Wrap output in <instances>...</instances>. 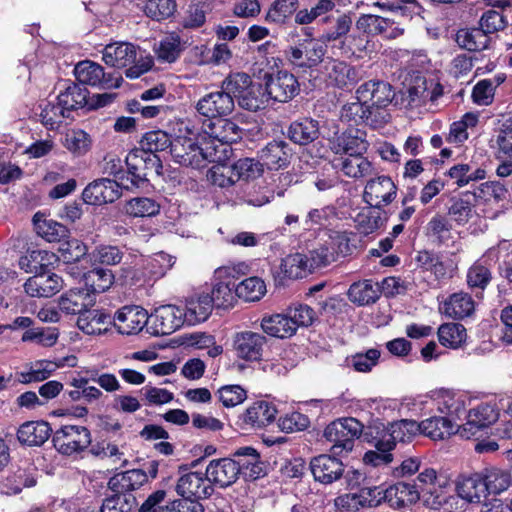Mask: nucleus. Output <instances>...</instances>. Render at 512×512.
Returning a JSON list of instances; mask_svg holds the SVG:
<instances>
[{
  "label": "nucleus",
  "instance_id": "f257e3e1",
  "mask_svg": "<svg viewBox=\"0 0 512 512\" xmlns=\"http://www.w3.org/2000/svg\"><path fill=\"white\" fill-rule=\"evenodd\" d=\"M281 64L279 57L266 58L258 62L253 71L264 81L270 100L287 102L298 93L299 84L293 74L280 70Z\"/></svg>",
  "mask_w": 512,
  "mask_h": 512
},
{
  "label": "nucleus",
  "instance_id": "f03ea898",
  "mask_svg": "<svg viewBox=\"0 0 512 512\" xmlns=\"http://www.w3.org/2000/svg\"><path fill=\"white\" fill-rule=\"evenodd\" d=\"M103 61L112 67H129L125 74L130 79H136L147 72L153 66V59L150 55L138 49L134 44L128 42H115L105 46L102 53Z\"/></svg>",
  "mask_w": 512,
  "mask_h": 512
},
{
  "label": "nucleus",
  "instance_id": "7ed1b4c3",
  "mask_svg": "<svg viewBox=\"0 0 512 512\" xmlns=\"http://www.w3.org/2000/svg\"><path fill=\"white\" fill-rule=\"evenodd\" d=\"M249 265L245 262L218 267L213 275V287L210 295L213 305L221 308L232 307L238 297L234 279L246 275Z\"/></svg>",
  "mask_w": 512,
  "mask_h": 512
},
{
  "label": "nucleus",
  "instance_id": "20e7f679",
  "mask_svg": "<svg viewBox=\"0 0 512 512\" xmlns=\"http://www.w3.org/2000/svg\"><path fill=\"white\" fill-rule=\"evenodd\" d=\"M189 136H177L173 139L171 155L175 162L195 168L202 167L206 161L220 162L221 156H218L216 147L204 143L199 146L192 133Z\"/></svg>",
  "mask_w": 512,
  "mask_h": 512
},
{
  "label": "nucleus",
  "instance_id": "39448f33",
  "mask_svg": "<svg viewBox=\"0 0 512 512\" xmlns=\"http://www.w3.org/2000/svg\"><path fill=\"white\" fill-rule=\"evenodd\" d=\"M362 431L363 424L355 418L348 417L330 423L324 431V436L333 444V453L341 454L353 449L354 441L360 437Z\"/></svg>",
  "mask_w": 512,
  "mask_h": 512
},
{
  "label": "nucleus",
  "instance_id": "423d86ee",
  "mask_svg": "<svg viewBox=\"0 0 512 512\" xmlns=\"http://www.w3.org/2000/svg\"><path fill=\"white\" fill-rule=\"evenodd\" d=\"M502 405L497 399L481 402L473 408H470L466 422L458 427L459 435L462 438L469 439L481 429L494 424L500 416Z\"/></svg>",
  "mask_w": 512,
  "mask_h": 512
},
{
  "label": "nucleus",
  "instance_id": "0eeeda50",
  "mask_svg": "<svg viewBox=\"0 0 512 512\" xmlns=\"http://www.w3.org/2000/svg\"><path fill=\"white\" fill-rule=\"evenodd\" d=\"M377 436H375V447L379 451L390 452L397 442H408L419 432L418 423L414 420H401L389 424L386 427L383 423L376 425Z\"/></svg>",
  "mask_w": 512,
  "mask_h": 512
},
{
  "label": "nucleus",
  "instance_id": "6e6552de",
  "mask_svg": "<svg viewBox=\"0 0 512 512\" xmlns=\"http://www.w3.org/2000/svg\"><path fill=\"white\" fill-rule=\"evenodd\" d=\"M125 162L131 187H139L148 179L151 172L159 173L161 168L159 157L141 148L130 151Z\"/></svg>",
  "mask_w": 512,
  "mask_h": 512
},
{
  "label": "nucleus",
  "instance_id": "1a4fd4ad",
  "mask_svg": "<svg viewBox=\"0 0 512 512\" xmlns=\"http://www.w3.org/2000/svg\"><path fill=\"white\" fill-rule=\"evenodd\" d=\"M53 443L58 452L70 456L90 445L91 433L84 426L64 425L54 433Z\"/></svg>",
  "mask_w": 512,
  "mask_h": 512
},
{
  "label": "nucleus",
  "instance_id": "9d476101",
  "mask_svg": "<svg viewBox=\"0 0 512 512\" xmlns=\"http://www.w3.org/2000/svg\"><path fill=\"white\" fill-rule=\"evenodd\" d=\"M74 75L79 83L100 89L118 88L122 81L119 75L106 74L100 64L90 60L77 63Z\"/></svg>",
  "mask_w": 512,
  "mask_h": 512
},
{
  "label": "nucleus",
  "instance_id": "9b49d317",
  "mask_svg": "<svg viewBox=\"0 0 512 512\" xmlns=\"http://www.w3.org/2000/svg\"><path fill=\"white\" fill-rule=\"evenodd\" d=\"M326 46L317 40H304L285 51L286 60L299 68H313L323 62Z\"/></svg>",
  "mask_w": 512,
  "mask_h": 512
},
{
  "label": "nucleus",
  "instance_id": "f8f14e48",
  "mask_svg": "<svg viewBox=\"0 0 512 512\" xmlns=\"http://www.w3.org/2000/svg\"><path fill=\"white\" fill-rule=\"evenodd\" d=\"M425 398L429 399L440 413L457 418H459L470 405L468 395L450 389L431 391Z\"/></svg>",
  "mask_w": 512,
  "mask_h": 512
},
{
  "label": "nucleus",
  "instance_id": "ddd939ff",
  "mask_svg": "<svg viewBox=\"0 0 512 512\" xmlns=\"http://www.w3.org/2000/svg\"><path fill=\"white\" fill-rule=\"evenodd\" d=\"M242 134V129L234 121L220 118L209 127L208 135L211 140L206 143L216 147L218 154L227 155L231 153L228 144L241 139Z\"/></svg>",
  "mask_w": 512,
  "mask_h": 512
},
{
  "label": "nucleus",
  "instance_id": "4468645a",
  "mask_svg": "<svg viewBox=\"0 0 512 512\" xmlns=\"http://www.w3.org/2000/svg\"><path fill=\"white\" fill-rule=\"evenodd\" d=\"M397 187L388 176L370 179L364 188L363 200L369 206L381 208L390 204L396 197Z\"/></svg>",
  "mask_w": 512,
  "mask_h": 512
},
{
  "label": "nucleus",
  "instance_id": "2eb2a0df",
  "mask_svg": "<svg viewBox=\"0 0 512 512\" xmlns=\"http://www.w3.org/2000/svg\"><path fill=\"white\" fill-rule=\"evenodd\" d=\"M195 109L199 115L205 118H222L231 114L234 110V99L223 89L210 92L197 101Z\"/></svg>",
  "mask_w": 512,
  "mask_h": 512
},
{
  "label": "nucleus",
  "instance_id": "dca6fc26",
  "mask_svg": "<svg viewBox=\"0 0 512 512\" xmlns=\"http://www.w3.org/2000/svg\"><path fill=\"white\" fill-rule=\"evenodd\" d=\"M322 266L323 261L316 255L315 250H312L309 256L301 253L287 255L282 259L280 269L285 277L299 279Z\"/></svg>",
  "mask_w": 512,
  "mask_h": 512
},
{
  "label": "nucleus",
  "instance_id": "f3484780",
  "mask_svg": "<svg viewBox=\"0 0 512 512\" xmlns=\"http://www.w3.org/2000/svg\"><path fill=\"white\" fill-rule=\"evenodd\" d=\"M450 219L458 226L469 225L473 230L483 229V217L476 211L472 196L468 193L454 199L448 210Z\"/></svg>",
  "mask_w": 512,
  "mask_h": 512
},
{
  "label": "nucleus",
  "instance_id": "a211bd4d",
  "mask_svg": "<svg viewBox=\"0 0 512 512\" xmlns=\"http://www.w3.org/2000/svg\"><path fill=\"white\" fill-rule=\"evenodd\" d=\"M83 200L89 205L113 203L121 197V187L109 178H101L88 184L82 193Z\"/></svg>",
  "mask_w": 512,
  "mask_h": 512
},
{
  "label": "nucleus",
  "instance_id": "6ab92c4d",
  "mask_svg": "<svg viewBox=\"0 0 512 512\" xmlns=\"http://www.w3.org/2000/svg\"><path fill=\"white\" fill-rule=\"evenodd\" d=\"M266 337L253 331H241L233 338V349L238 358L259 361L262 358Z\"/></svg>",
  "mask_w": 512,
  "mask_h": 512
},
{
  "label": "nucleus",
  "instance_id": "aec40b11",
  "mask_svg": "<svg viewBox=\"0 0 512 512\" xmlns=\"http://www.w3.org/2000/svg\"><path fill=\"white\" fill-rule=\"evenodd\" d=\"M150 317L139 306H125L118 310L113 318L114 327L120 334H137L147 325Z\"/></svg>",
  "mask_w": 512,
  "mask_h": 512
},
{
  "label": "nucleus",
  "instance_id": "412c9836",
  "mask_svg": "<svg viewBox=\"0 0 512 512\" xmlns=\"http://www.w3.org/2000/svg\"><path fill=\"white\" fill-rule=\"evenodd\" d=\"M415 486L420 491V496L430 495L433 498L431 504L440 505L445 499L449 479L443 474H438L433 468H425L417 476Z\"/></svg>",
  "mask_w": 512,
  "mask_h": 512
},
{
  "label": "nucleus",
  "instance_id": "4be33fe9",
  "mask_svg": "<svg viewBox=\"0 0 512 512\" xmlns=\"http://www.w3.org/2000/svg\"><path fill=\"white\" fill-rule=\"evenodd\" d=\"M150 320L153 323V333L157 335H169L185 323L183 309L171 304L157 307Z\"/></svg>",
  "mask_w": 512,
  "mask_h": 512
},
{
  "label": "nucleus",
  "instance_id": "5701e85b",
  "mask_svg": "<svg viewBox=\"0 0 512 512\" xmlns=\"http://www.w3.org/2000/svg\"><path fill=\"white\" fill-rule=\"evenodd\" d=\"M496 144L497 158L501 161L496 174L502 178L508 177L512 175V117L501 120Z\"/></svg>",
  "mask_w": 512,
  "mask_h": 512
},
{
  "label": "nucleus",
  "instance_id": "b1692460",
  "mask_svg": "<svg viewBox=\"0 0 512 512\" xmlns=\"http://www.w3.org/2000/svg\"><path fill=\"white\" fill-rule=\"evenodd\" d=\"M356 29L367 35H382L386 39H395L404 33V29L394 20L376 15L359 17Z\"/></svg>",
  "mask_w": 512,
  "mask_h": 512
},
{
  "label": "nucleus",
  "instance_id": "393cba45",
  "mask_svg": "<svg viewBox=\"0 0 512 512\" xmlns=\"http://www.w3.org/2000/svg\"><path fill=\"white\" fill-rule=\"evenodd\" d=\"M176 491L183 498L202 499L210 496L213 488L206 473L187 472L178 479Z\"/></svg>",
  "mask_w": 512,
  "mask_h": 512
},
{
  "label": "nucleus",
  "instance_id": "a878e982",
  "mask_svg": "<svg viewBox=\"0 0 512 512\" xmlns=\"http://www.w3.org/2000/svg\"><path fill=\"white\" fill-rule=\"evenodd\" d=\"M310 470L315 481L329 485L343 476L344 464L336 457L322 454L311 460Z\"/></svg>",
  "mask_w": 512,
  "mask_h": 512
},
{
  "label": "nucleus",
  "instance_id": "bb28decb",
  "mask_svg": "<svg viewBox=\"0 0 512 512\" xmlns=\"http://www.w3.org/2000/svg\"><path fill=\"white\" fill-rule=\"evenodd\" d=\"M57 303L62 313L80 316L94 306L95 297L87 289L72 288L61 294Z\"/></svg>",
  "mask_w": 512,
  "mask_h": 512
},
{
  "label": "nucleus",
  "instance_id": "cd10ccee",
  "mask_svg": "<svg viewBox=\"0 0 512 512\" xmlns=\"http://www.w3.org/2000/svg\"><path fill=\"white\" fill-rule=\"evenodd\" d=\"M356 95L367 105L387 107L394 97V92L390 84L384 81L370 80L358 87Z\"/></svg>",
  "mask_w": 512,
  "mask_h": 512
},
{
  "label": "nucleus",
  "instance_id": "c85d7f7f",
  "mask_svg": "<svg viewBox=\"0 0 512 512\" xmlns=\"http://www.w3.org/2000/svg\"><path fill=\"white\" fill-rule=\"evenodd\" d=\"M63 287V280L57 274H36L26 280L24 290L30 297L48 298Z\"/></svg>",
  "mask_w": 512,
  "mask_h": 512
},
{
  "label": "nucleus",
  "instance_id": "c756f323",
  "mask_svg": "<svg viewBox=\"0 0 512 512\" xmlns=\"http://www.w3.org/2000/svg\"><path fill=\"white\" fill-rule=\"evenodd\" d=\"M213 310V303L208 293L195 294L186 299L183 318L188 325H197L206 321Z\"/></svg>",
  "mask_w": 512,
  "mask_h": 512
},
{
  "label": "nucleus",
  "instance_id": "7c9ffc66",
  "mask_svg": "<svg viewBox=\"0 0 512 512\" xmlns=\"http://www.w3.org/2000/svg\"><path fill=\"white\" fill-rule=\"evenodd\" d=\"M206 474L210 484L215 483L226 487L237 480L239 467L230 458L213 460L208 464Z\"/></svg>",
  "mask_w": 512,
  "mask_h": 512
},
{
  "label": "nucleus",
  "instance_id": "2f4dec72",
  "mask_svg": "<svg viewBox=\"0 0 512 512\" xmlns=\"http://www.w3.org/2000/svg\"><path fill=\"white\" fill-rule=\"evenodd\" d=\"M419 432L434 441L445 440L458 433L459 425L444 416H433L418 423Z\"/></svg>",
  "mask_w": 512,
  "mask_h": 512
},
{
  "label": "nucleus",
  "instance_id": "473e14b6",
  "mask_svg": "<svg viewBox=\"0 0 512 512\" xmlns=\"http://www.w3.org/2000/svg\"><path fill=\"white\" fill-rule=\"evenodd\" d=\"M148 482V475L141 469H131L115 474L108 482L114 493L132 494Z\"/></svg>",
  "mask_w": 512,
  "mask_h": 512
},
{
  "label": "nucleus",
  "instance_id": "72a5a7b5",
  "mask_svg": "<svg viewBox=\"0 0 512 512\" xmlns=\"http://www.w3.org/2000/svg\"><path fill=\"white\" fill-rule=\"evenodd\" d=\"M475 310V302L468 293L458 292L450 295L439 305L440 313L453 319L470 316Z\"/></svg>",
  "mask_w": 512,
  "mask_h": 512
},
{
  "label": "nucleus",
  "instance_id": "f704fd0d",
  "mask_svg": "<svg viewBox=\"0 0 512 512\" xmlns=\"http://www.w3.org/2000/svg\"><path fill=\"white\" fill-rule=\"evenodd\" d=\"M323 261V266L335 260L338 255H346L349 250V238L345 232L333 231L319 248L314 249Z\"/></svg>",
  "mask_w": 512,
  "mask_h": 512
},
{
  "label": "nucleus",
  "instance_id": "c9c22d12",
  "mask_svg": "<svg viewBox=\"0 0 512 512\" xmlns=\"http://www.w3.org/2000/svg\"><path fill=\"white\" fill-rule=\"evenodd\" d=\"M277 415L275 405L261 400L251 404L242 415L243 422L251 428H263L271 424Z\"/></svg>",
  "mask_w": 512,
  "mask_h": 512
},
{
  "label": "nucleus",
  "instance_id": "e433bc0d",
  "mask_svg": "<svg viewBox=\"0 0 512 512\" xmlns=\"http://www.w3.org/2000/svg\"><path fill=\"white\" fill-rule=\"evenodd\" d=\"M234 463L239 467V474L257 479L263 474V463L256 449L250 446L240 447L234 452Z\"/></svg>",
  "mask_w": 512,
  "mask_h": 512
},
{
  "label": "nucleus",
  "instance_id": "4c0bfd02",
  "mask_svg": "<svg viewBox=\"0 0 512 512\" xmlns=\"http://www.w3.org/2000/svg\"><path fill=\"white\" fill-rule=\"evenodd\" d=\"M331 149L336 154H351L365 153L367 150V142L364 140L358 130H348L340 135L335 136L331 142Z\"/></svg>",
  "mask_w": 512,
  "mask_h": 512
},
{
  "label": "nucleus",
  "instance_id": "58836bf2",
  "mask_svg": "<svg viewBox=\"0 0 512 512\" xmlns=\"http://www.w3.org/2000/svg\"><path fill=\"white\" fill-rule=\"evenodd\" d=\"M32 221L36 233L47 242H61L69 235L63 224L47 218L43 212L35 213Z\"/></svg>",
  "mask_w": 512,
  "mask_h": 512
},
{
  "label": "nucleus",
  "instance_id": "ea45409f",
  "mask_svg": "<svg viewBox=\"0 0 512 512\" xmlns=\"http://www.w3.org/2000/svg\"><path fill=\"white\" fill-rule=\"evenodd\" d=\"M420 499V491L415 485L405 482H398L389 487H385V501L391 507L401 508L408 504H413Z\"/></svg>",
  "mask_w": 512,
  "mask_h": 512
},
{
  "label": "nucleus",
  "instance_id": "a19ab883",
  "mask_svg": "<svg viewBox=\"0 0 512 512\" xmlns=\"http://www.w3.org/2000/svg\"><path fill=\"white\" fill-rule=\"evenodd\" d=\"M323 63V73L332 84L342 87L355 81L356 72L347 63L332 58L323 60Z\"/></svg>",
  "mask_w": 512,
  "mask_h": 512
},
{
  "label": "nucleus",
  "instance_id": "79ce46f5",
  "mask_svg": "<svg viewBox=\"0 0 512 512\" xmlns=\"http://www.w3.org/2000/svg\"><path fill=\"white\" fill-rule=\"evenodd\" d=\"M62 146L74 157L86 155L92 148V137L82 129H69L61 139Z\"/></svg>",
  "mask_w": 512,
  "mask_h": 512
},
{
  "label": "nucleus",
  "instance_id": "37998d69",
  "mask_svg": "<svg viewBox=\"0 0 512 512\" xmlns=\"http://www.w3.org/2000/svg\"><path fill=\"white\" fill-rule=\"evenodd\" d=\"M51 429L45 421H31L20 426L18 440L28 446L42 445L50 436Z\"/></svg>",
  "mask_w": 512,
  "mask_h": 512
},
{
  "label": "nucleus",
  "instance_id": "c03bdc74",
  "mask_svg": "<svg viewBox=\"0 0 512 512\" xmlns=\"http://www.w3.org/2000/svg\"><path fill=\"white\" fill-rule=\"evenodd\" d=\"M111 324L109 315L100 310L88 309L77 319L78 328L88 335L105 333Z\"/></svg>",
  "mask_w": 512,
  "mask_h": 512
},
{
  "label": "nucleus",
  "instance_id": "a18cd8bd",
  "mask_svg": "<svg viewBox=\"0 0 512 512\" xmlns=\"http://www.w3.org/2000/svg\"><path fill=\"white\" fill-rule=\"evenodd\" d=\"M364 153L351 154L341 158L339 167L345 176L359 179L369 176L374 171L373 164L363 156Z\"/></svg>",
  "mask_w": 512,
  "mask_h": 512
},
{
  "label": "nucleus",
  "instance_id": "49530a36",
  "mask_svg": "<svg viewBox=\"0 0 512 512\" xmlns=\"http://www.w3.org/2000/svg\"><path fill=\"white\" fill-rule=\"evenodd\" d=\"M479 122L478 112H467L458 121L450 125L446 141L454 145H462L469 137V130L474 129Z\"/></svg>",
  "mask_w": 512,
  "mask_h": 512
},
{
  "label": "nucleus",
  "instance_id": "de8ad7c7",
  "mask_svg": "<svg viewBox=\"0 0 512 512\" xmlns=\"http://www.w3.org/2000/svg\"><path fill=\"white\" fill-rule=\"evenodd\" d=\"M417 262L424 269L433 273L438 280L451 278L454 272L452 261L445 260L442 257L430 254L429 252L419 253L417 256Z\"/></svg>",
  "mask_w": 512,
  "mask_h": 512
},
{
  "label": "nucleus",
  "instance_id": "09e8293b",
  "mask_svg": "<svg viewBox=\"0 0 512 512\" xmlns=\"http://www.w3.org/2000/svg\"><path fill=\"white\" fill-rule=\"evenodd\" d=\"M457 494L468 502H479L486 495L485 485L480 473L462 477L457 482Z\"/></svg>",
  "mask_w": 512,
  "mask_h": 512
},
{
  "label": "nucleus",
  "instance_id": "8fccbe9b",
  "mask_svg": "<svg viewBox=\"0 0 512 512\" xmlns=\"http://www.w3.org/2000/svg\"><path fill=\"white\" fill-rule=\"evenodd\" d=\"M371 35L359 32L356 28L353 33L348 35L344 40L347 50L357 58L372 57L377 51V43L371 40Z\"/></svg>",
  "mask_w": 512,
  "mask_h": 512
},
{
  "label": "nucleus",
  "instance_id": "3c124183",
  "mask_svg": "<svg viewBox=\"0 0 512 512\" xmlns=\"http://www.w3.org/2000/svg\"><path fill=\"white\" fill-rule=\"evenodd\" d=\"M261 327L266 334L277 338H288L295 334L288 313L264 317L261 321Z\"/></svg>",
  "mask_w": 512,
  "mask_h": 512
},
{
  "label": "nucleus",
  "instance_id": "603ef678",
  "mask_svg": "<svg viewBox=\"0 0 512 512\" xmlns=\"http://www.w3.org/2000/svg\"><path fill=\"white\" fill-rule=\"evenodd\" d=\"M160 204L149 197H135L127 200L123 211L127 216L133 218L154 217L160 212Z\"/></svg>",
  "mask_w": 512,
  "mask_h": 512
},
{
  "label": "nucleus",
  "instance_id": "864d4df0",
  "mask_svg": "<svg viewBox=\"0 0 512 512\" xmlns=\"http://www.w3.org/2000/svg\"><path fill=\"white\" fill-rule=\"evenodd\" d=\"M284 142H270L260 152L259 157L262 161V166H267L268 169H281L288 164L289 154L285 150Z\"/></svg>",
  "mask_w": 512,
  "mask_h": 512
},
{
  "label": "nucleus",
  "instance_id": "5fc2aeb1",
  "mask_svg": "<svg viewBox=\"0 0 512 512\" xmlns=\"http://www.w3.org/2000/svg\"><path fill=\"white\" fill-rule=\"evenodd\" d=\"M70 114L60 104L59 98L56 97L54 100H50L41 106L39 114L41 123L48 130H56L62 124L64 119L68 118Z\"/></svg>",
  "mask_w": 512,
  "mask_h": 512
},
{
  "label": "nucleus",
  "instance_id": "6e6d98bb",
  "mask_svg": "<svg viewBox=\"0 0 512 512\" xmlns=\"http://www.w3.org/2000/svg\"><path fill=\"white\" fill-rule=\"evenodd\" d=\"M380 296L378 284L371 280H364L353 283L348 291L350 301L358 305H368L376 302Z\"/></svg>",
  "mask_w": 512,
  "mask_h": 512
},
{
  "label": "nucleus",
  "instance_id": "4d7b16f0",
  "mask_svg": "<svg viewBox=\"0 0 512 512\" xmlns=\"http://www.w3.org/2000/svg\"><path fill=\"white\" fill-rule=\"evenodd\" d=\"M115 276L109 269L95 268L84 275L85 288L90 291L91 295L95 293H103L110 289L114 283Z\"/></svg>",
  "mask_w": 512,
  "mask_h": 512
},
{
  "label": "nucleus",
  "instance_id": "13d9d810",
  "mask_svg": "<svg viewBox=\"0 0 512 512\" xmlns=\"http://www.w3.org/2000/svg\"><path fill=\"white\" fill-rule=\"evenodd\" d=\"M486 493L500 494L508 489L511 483L510 474L503 469L491 467L480 473Z\"/></svg>",
  "mask_w": 512,
  "mask_h": 512
},
{
  "label": "nucleus",
  "instance_id": "bf43d9fd",
  "mask_svg": "<svg viewBox=\"0 0 512 512\" xmlns=\"http://www.w3.org/2000/svg\"><path fill=\"white\" fill-rule=\"evenodd\" d=\"M318 132L317 121L304 118L300 121L293 122L290 125L288 134L293 142L305 145L315 140L318 136Z\"/></svg>",
  "mask_w": 512,
  "mask_h": 512
},
{
  "label": "nucleus",
  "instance_id": "052dcab7",
  "mask_svg": "<svg viewBox=\"0 0 512 512\" xmlns=\"http://www.w3.org/2000/svg\"><path fill=\"white\" fill-rule=\"evenodd\" d=\"M385 219L379 208L369 206L362 209L355 217L357 230L364 235H369L384 225Z\"/></svg>",
  "mask_w": 512,
  "mask_h": 512
},
{
  "label": "nucleus",
  "instance_id": "680f3d73",
  "mask_svg": "<svg viewBox=\"0 0 512 512\" xmlns=\"http://www.w3.org/2000/svg\"><path fill=\"white\" fill-rule=\"evenodd\" d=\"M466 329L459 323H445L438 328V339L441 345L457 349L465 342Z\"/></svg>",
  "mask_w": 512,
  "mask_h": 512
},
{
  "label": "nucleus",
  "instance_id": "e2e57ef3",
  "mask_svg": "<svg viewBox=\"0 0 512 512\" xmlns=\"http://www.w3.org/2000/svg\"><path fill=\"white\" fill-rule=\"evenodd\" d=\"M87 90L79 84L70 83L59 95L60 104L70 114L73 110L83 107L87 103Z\"/></svg>",
  "mask_w": 512,
  "mask_h": 512
},
{
  "label": "nucleus",
  "instance_id": "0e129e2a",
  "mask_svg": "<svg viewBox=\"0 0 512 512\" xmlns=\"http://www.w3.org/2000/svg\"><path fill=\"white\" fill-rule=\"evenodd\" d=\"M270 101L267 91L261 84H254L248 88L245 94H241L239 105L249 111L264 109Z\"/></svg>",
  "mask_w": 512,
  "mask_h": 512
},
{
  "label": "nucleus",
  "instance_id": "69168bd1",
  "mask_svg": "<svg viewBox=\"0 0 512 512\" xmlns=\"http://www.w3.org/2000/svg\"><path fill=\"white\" fill-rule=\"evenodd\" d=\"M138 6L147 17L157 21L172 16L177 7L175 0H143Z\"/></svg>",
  "mask_w": 512,
  "mask_h": 512
},
{
  "label": "nucleus",
  "instance_id": "338daca9",
  "mask_svg": "<svg viewBox=\"0 0 512 512\" xmlns=\"http://www.w3.org/2000/svg\"><path fill=\"white\" fill-rule=\"evenodd\" d=\"M265 282L256 276L241 281L236 286V295L248 302L259 301L266 294Z\"/></svg>",
  "mask_w": 512,
  "mask_h": 512
},
{
  "label": "nucleus",
  "instance_id": "774afa93",
  "mask_svg": "<svg viewBox=\"0 0 512 512\" xmlns=\"http://www.w3.org/2000/svg\"><path fill=\"white\" fill-rule=\"evenodd\" d=\"M182 50L183 44L181 38L175 33L164 37L155 48L158 59L167 63L176 61Z\"/></svg>",
  "mask_w": 512,
  "mask_h": 512
}]
</instances>
